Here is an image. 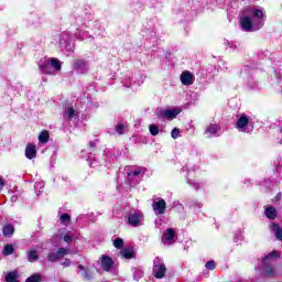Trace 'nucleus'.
<instances>
[{
    "mask_svg": "<svg viewBox=\"0 0 282 282\" xmlns=\"http://www.w3.org/2000/svg\"><path fill=\"white\" fill-rule=\"evenodd\" d=\"M265 23V10L258 8L245 9L240 15V28L243 32H257Z\"/></svg>",
    "mask_w": 282,
    "mask_h": 282,
    "instance_id": "nucleus-1",
    "label": "nucleus"
},
{
    "mask_svg": "<svg viewBox=\"0 0 282 282\" xmlns=\"http://www.w3.org/2000/svg\"><path fill=\"white\" fill-rule=\"evenodd\" d=\"M62 67L63 65L61 64V61L56 57L44 59L40 63L42 74L54 75L61 72Z\"/></svg>",
    "mask_w": 282,
    "mask_h": 282,
    "instance_id": "nucleus-2",
    "label": "nucleus"
},
{
    "mask_svg": "<svg viewBox=\"0 0 282 282\" xmlns=\"http://www.w3.org/2000/svg\"><path fill=\"white\" fill-rule=\"evenodd\" d=\"M281 257V253H279V251H272L271 253H269L267 257H264L263 259V269H262V274L264 276H274V268L268 265V263H270V261H272V259H279Z\"/></svg>",
    "mask_w": 282,
    "mask_h": 282,
    "instance_id": "nucleus-3",
    "label": "nucleus"
},
{
    "mask_svg": "<svg viewBox=\"0 0 282 282\" xmlns=\"http://www.w3.org/2000/svg\"><path fill=\"white\" fill-rule=\"evenodd\" d=\"M153 274L155 279H164L166 274V264L160 258H155L153 261Z\"/></svg>",
    "mask_w": 282,
    "mask_h": 282,
    "instance_id": "nucleus-4",
    "label": "nucleus"
},
{
    "mask_svg": "<svg viewBox=\"0 0 282 282\" xmlns=\"http://www.w3.org/2000/svg\"><path fill=\"white\" fill-rule=\"evenodd\" d=\"M182 110L180 108H174V109H158L156 110V116L159 118H165L166 120H173L180 116Z\"/></svg>",
    "mask_w": 282,
    "mask_h": 282,
    "instance_id": "nucleus-5",
    "label": "nucleus"
},
{
    "mask_svg": "<svg viewBox=\"0 0 282 282\" xmlns=\"http://www.w3.org/2000/svg\"><path fill=\"white\" fill-rule=\"evenodd\" d=\"M248 124H250V117L246 113H241L238 117L236 129H238V131H241V133H248Z\"/></svg>",
    "mask_w": 282,
    "mask_h": 282,
    "instance_id": "nucleus-6",
    "label": "nucleus"
},
{
    "mask_svg": "<svg viewBox=\"0 0 282 282\" xmlns=\"http://www.w3.org/2000/svg\"><path fill=\"white\" fill-rule=\"evenodd\" d=\"M130 226H142L144 224V216L140 212L130 213L128 216Z\"/></svg>",
    "mask_w": 282,
    "mask_h": 282,
    "instance_id": "nucleus-7",
    "label": "nucleus"
},
{
    "mask_svg": "<svg viewBox=\"0 0 282 282\" xmlns=\"http://www.w3.org/2000/svg\"><path fill=\"white\" fill-rule=\"evenodd\" d=\"M155 215H164L166 213V200L163 198H155L152 204Z\"/></svg>",
    "mask_w": 282,
    "mask_h": 282,
    "instance_id": "nucleus-8",
    "label": "nucleus"
},
{
    "mask_svg": "<svg viewBox=\"0 0 282 282\" xmlns=\"http://www.w3.org/2000/svg\"><path fill=\"white\" fill-rule=\"evenodd\" d=\"M164 246H172V243H175V230L173 228H169L163 232V239H162Z\"/></svg>",
    "mask_w": 282,
    "mask_h": 282,
    "instance_id": "nucleus-9",
    "label": "nucleus"
},
{
    "mask_svg": "<svg viewBox=\"0 0 282 282\" xmlns=\"http://www.w3.org/2000/svg\"><path fill=\"white\" fill-rule=\"evenodd\" d=\"M180 79L182 85H185V86H189V85H193V83H195V76L193 75V73L188 70L183 72L180 76Z\"/></svg>",
    "mask_w": 282,
    "mask_h": 282,
    "instance_id": "nucleus-10",
    "label": "nucleus"
},
{
    "mask_svg": "<svg viewBox=\"0 0 282 282\" xmlns=\"http://www.w3.org/2000/svg\"><path fill=\"white\" fill-rule=\"evenodd\" d=\"M101 268L105 270V272H111V269L113 268V259L109 256H101Z\"/></svg>",
    "mask_w": 282,
    "mask_h": 282,
    "instance_id": "nucleus-11",
    "label": "nucleus"
},
{
    "mask_svg": "<svg viewBox=\"0 0 282 282\" xmlns=\"http://www.w3.org/2000/svg\"><path fill=\"white\" fill-rule=\"evenodd\" d=\"M25 158H28V160H34V158H36V145H34L33 143H29L26 145Z\"/></svg>",
    "mask_w": 282,
    "mask_h": 282,
    "instance_id": "nucleus-12",
    "label": "nucleus"
},
{
    "mask_svg": "<svg viewBox=\"0 0 282 282\" xmlns=\"http://www.w3.org/2000/svg\"><path fill=\"white\" fill-rule=\"evenodd\" d=\"M217 133H219V126L213 123H210L205 131L206 138H210V135H217Z\"/></svg>",
    "mask_w": 282,
    "mask_h": 282,
    "instance_id": "nucleus-13",
    "label": "nucleus"
},
{
    "mask_svg": "<svg viewBox=\"0 0 282 282\" xmlns=\"http://www.w3.org/2000/svg\"><path fill=\"white\" fill-rule=\"evenodd\" d=\"M120 257H122V259H133L135 251H133L132 248H124L120 251Z\"/></svg>",
    "mask_w": 282,
    "mask_h": 282,
    "instance_id": "nucleus-14",
    "label": "nucleus"
},
{
    "mask_svg": "<svg viewBox=\"0 0 282 282\" xmlns=\"http://www.w3.org/2000/svg\"><path fill=\"white\" fill-rule=\"evenodd\" d=\"M74 69L77 72H85L87 69V63L83 59H76L73 64Z\"/></svg>",
    "mask_w": 282,
    "mask_h": 282,
    "instance_id": "nucleus-15",
    "label": "nucleus"
},
{
    "mask_svg": "<svg viewBox=\"0 0 282 282\" xmlns=\"http://www.w3.org/2000/svg\"><path fill=\"white\" fill-rule=\"evenodd\" d=\"M48 141H50V132L47 130H43L39 134V142H41L42 144H47Z\"/></svg>",
    "mask_w": 282,
    "mask_h": 282,
    "instance_id": "nucleus-16",
    "label": "nucleus"
},
{
    "mask_svg": "<svg viewBox=\"0 0 282 282\" xmlns=\"http://www.w3.org/2000/svg\"><path fill=\"white\" fill-rule=\"evenodd\" d=\"M265 217H268V219H276V209L272 206L267 207Z\"/></svg>",
    "mask_w": 282,
    "mask_h": 282,
    "instance_id": "nucleus-17",
    "label": "nucleus"
},
{
    "mask_svg": "<svg viewBox=\"0 0 282 282\" xmlns=\"http://www.w3.org/2000/svg\"><path fill=\"white\" fill-rule=\"evenodd\" d=\"M4 237H12L14 235V226L6 225L2 230Z\"/></svg>",
    "mask_w": 282,
    "mask_h": 282,
    "instance_id": "nucleus-18",
    "label": "nucleus"
},
{
    "mask_svg": "<svg viewBox=\"0 0 282 282\" xmlns=\"http://www.w3.org/2000/svg\"><path fill=\"white\" fill-rule=\"evenodd\" d=\"M273 231L275 234L276 239L282 241V229H281V227L276 224H273Z\"/></svg>",
    "mask_w": 282,
    "mask_h": 282,
    "instance_id": "nucleus-19",
    "label": "nucleus"
},
{
    "mask_svg": "<svg viewBox=\"0 0 282 282\" xmlns=\"http://www.w3.org/2000/svg\"><path fill=\"white\" fill-rule=\"evenodd\" d=\"M14 252V246L12 245H7L3 249V254L4 257H10Z\"/></svg>",
    "mask_w": 282,
    "mask_h": 282,
    "instance_id": "nucleus-20",
    "label": "nucleus"
},
{
    "mask_svg": "<svg viewBox=\"0 0 282 282\" xmlns=\"http://www.w3.org/2000/svg\"><path fill=\"white\" fill-rule=\"evenodd\" d=\"M41 281H43V278L41 276V274L36 273L28 278L25 282H41Z\"/></svg>",
    "mask_w": 282,
    "mask_h": 282,
    "instance_id": "nucleus-21",
    "label": "nucleus"
},
{
    "mask_svg": "<svg viewBox=\"0 0 282 282\" xmlns=\"http://www.w3.org/2000/svg\"><path fill=\"white\" fill-rule=\"evenodd\" d=\"M149 130L151 135H158V133H160V127H158V124H150Z\"/></svg>",
    "mask_w": 282,
    "mask_h": 282,
    "instance_id": "nucleus-22",
    "label": "nucleus"
},
{
    "mask_svg": "<svg viewBox=\"0 0 282 282\" xmlns=\"http://www.w3.org/2000/svg\"><path fill=\"white\" fill-rule=\"evenodd\" d=\"M59 219L64 226H69V221H72V218L68 214H63Z\"/></svg>",
    "mask_w": 282,
    "mask_h": 282,
    "instance_id": "nucleus-23",
    "label": "nucleus"
},
{
    "mask_svg": "<svg viewBox=\"0 0 282 282\" xmlns=\"http://www.w3.org/2000/svg\"><path fill=\"white\" fill-rule=\"evenodd\" d=\"M28 259L31 263L36 261V259H39V256L36 254V251H34V250L29 251L28 252Z\"/></svg>",
    "mask_w": 282,
    "mask_h": 282,
    "instance_id": "nucleus-24",
    "label": "nucleus"
},
{
    "mask_svg": "<svg viewBox=\"0 0 282 282\" xmlns=\"http://www.w3.org/2000/svg\"><path fill=\"white\" fill-rule=\"evenodd\" d=\"M65 116L68 120H72L76 116V110H74V108H67Z\"/></svg>",
    "mask_w": 282,
    "mask_h": 282,
    "instance_id": "nucleus-25",
    "label": "nucleus"
},
{
    "mask_svg": "<svg viewBox=\"0 0 282 282\" xmlns=\"http://www.w3.org/2000/svg\"><path fill=\"white\" fill-rule=\"evenodd\" d=\"M113 246L115 248H118V250H120L124 246V241L121 238H117L113 241Z\"/></svg>",
    "mask_w": 282,
    "mask_h": 282,
    "instance_id": "nucleus-26",
    "label": "nucleus"
},
{
    "mask_svg": "<svg viewBox=\"0 0 282 282\" xmlns=\"http://www.w3.org/2000/svg\"><path fill=\"white\" fill-rule=\"evenodd\" d=\"M65 254H69V249L59 248V249L57 250V257H58V259L65 257Z\"/></svg>",
    "mask_w": 282,
    "mask_h": 282,
    "instance_id": "nucleus-27",
    "label": "nucleus"
},
{
    "mask_svg": "<svg viewBox=\"0 0 282 282\" xmlns=\"http://www.w3.org/2000/svg\"><path fill=\"white\" fill-rule=\"evenodd\" d=\"M116 131H117V133H119V135H122L127 131V128L122 124H118L116 127Z\"/></svg>",
    "mask_w": 282,
    "mask_h": 282,
    "instance_id": "nucleus-28",
    "label": "nucleus"
},
{
    "mask_svg": "<svg viewBox=\"0 0 282 282\" xmlns=\"http://www.w3.org/2000/svg\"><path fill=\"white\" fill-rule=\"evenodd\" d=\"M171 137L173 138V140H177V138H180V129L174 128L171 132Z\"/></svg>",
    "mask_w": 282,
    "mask_h": 282,
    "instance_id": "nucleus-29",
    "label": "nucleus"
},
{
    "mask_svg": "<svg viewBox=\"0 0 282 282\" xmlns=\"http://www.w3.org/2000/svg\"><path fill=\"white\" fill-rule=\"evenodd\" d=\"M216 265H217V264L215 263V261L210 260V261H208V262L206 263L205 268H206L207 270H215Z\"/></svg>",
    "mask_w": 282,
    "mask_h": 282,
    "instance_id": "nucleus-30",
    "label": "nucleus"
},
{
    "mask_svg": "<svg viewBox=\"0 0 282 282\" xmlns=\"http://www.w3.org/2000/svg\"><path fill=\"white\" fill-rule=\"evenodd\" d=\"M48 261H51L52 263H54V261H58V253H50Z\"/></svg>",
    "mask_w": 282,
    "mask_h": 282,
    "instance_id": "nucleus-31",
    "label": "nucleus"
},
{
    "mask_svg": "<svg viewBox=\"0 0 282 282\" xmlns=\"http://www.w3.org/2000/svg\"><path fill=\"white\" fill-rule=\"evenodd\" d=\"M139 174H140V171L139 170H134V171L129 173V177H138Z\"/></svg>",
    "mask_w": 282,
    "mask_h": 282,
    "instance_id": "nucleus-32",
    "label": "nucleus"
},
{
    "mask_svg": "<svg viewBox=\"0 0 282 282\" xmlns=\"http://www.w3.org/2000/svg\"><path fill=\"white\" fill-rule=\"evenodd\" d=\"M64 241H65L66 243H70V241H73L72 236H69V234H66V235L64 236Z\"/></svg>",
    "mask_w": 282,
    "mask_h": 282,
    "instance_id": "nucleus-33",
    "label": "nucleus"
},
{
    "mask_svg": "<svg viewBox=\"0 0 282 282\" xmlns=\"http://www.w3.org/2000/svg\"><path fill=\"white\" fill-rule=\"evenodd\" d=\"M62 265L64 267V268H69L70 265H72V261H69V260H65V261H63L62 262Z\"/></svg>",
    "mask_w": 282,
    "mask_h": 282,
    "instance_id": "nucleus-34",
    "label": "nucleus"
},
{
    "mask_svg": "<svg viewBox=\"0 0 282 282\" xmlns=\"http://www.w3.org/2000/svg\"><path fill=\"white\" fill-rule=\"evenodd\" d=\"M3 186H6V181L3 177H0V191L3 188Z\"/></svg>",
    "mask_w": 282,
    "mask_h": 282,
    "instance_id": "nucleus-35",
    "label": "nucleus"
},
{
    "mask_svg": "<svg viewBox=\"0 0 282 282\" xmlns=\"http://www.w3.org/2000/svg\"><path fill=\"white\" fill-rule=\"evenodd\" d=\"M275 202H281V194H278V195L275 196Z\"/></svg>",
    "mask_w": 282,
    "mask_h": 282,
    "instance_id": "nucleus-36",
    "label": "nucleus"
},
{
    "mask_svg": "<svg viewBox=\"0 0 282 282\" xmlns=\"http://www.w3.org/2000/svg\"><path fill=\"white\" fill-rule=\"evenodd\" d=\"M78 268H79V270H85V267H83V265H79Z\"/></svg>",
    "mask_w": 282,
    "mask_h": 282,
    "instance_id": "nucleus-37",
    "label": "nucleus"
}]
</instances>
